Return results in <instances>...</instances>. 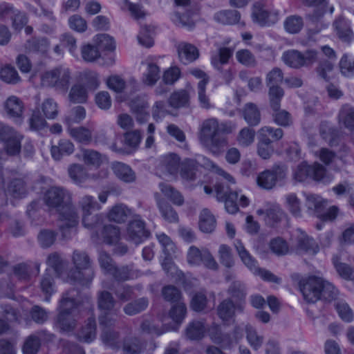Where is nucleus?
I'll return each instance as SVG.
<instances>
[{
    "instance_id": "obj_1",
    "label": "nucleus",
    "mask_w": 354,
    "mask_h": 354,
    "mask_svg": "<svg viewBox=\"0 0 354 354\" xmlns=\"http://www.w3.org/2000/svg\"><path fill=\"white\" fill-rule=\"evenodd\" d=\"M44 203L59 213L57 226L64 239H70L75 234L79 216L72 203L71 194L62 187H51L44 193Z\"/></svg>"
},
{
    "instance_id": "obj_2",
    "label": "nucleus",
    "mask_w": 354,
    "mask_h": 354,
    "mask_svg": "<svg viewBox=\"0 0 354 354\" xmlns=\"http://www.w3.org/2000/svg\"><path fill=\"white\" fill-rule=\"evenodd\" d=\"M81 304L82 298L77 289L71 288L63 293L57 318V325L61 330L70 331L75 328L78 307Z\"/></svg>"
},
{
    "instance_id": "obj_3",
    "label": "nucleus",
    "mask_w": 354,
    "mask_h": 354,
    "mask_svg": "<svg viewBox=\"0 0 354 354\" xmlns=\"http://www.w3.org/2000/svg\"><path fill=\"white\" fill-rule=\"evenodd\" d=\"M72 262L75 270H71L68 273L70 281L79 282L82 285L90 283L94 277V272L91 268L92 261L87 253L81 250H74Z\"/></svg>"
},
{
    "instance_id": "obj_4",
    "label": "nucleus",
    "mask_w": 354,
    "mask_h": 354,
    "mask_svg": "<svg viewBox=\"0 0 354 354\" xmlns=\"http://www.w3.org/2000/svg\"><path fill=\"white\" fill-rule=\"evenodd\" d=\"M72 79L71 71L64 66H58L43 72L40 75L41 84L44 87L53 88L66 92Z\"/></svg>"
},
{
    "instance_id": "obj_5",
    "label": "nucleus",
    "mask_w": 354,
    "mask_h": 354,
    "mask_svg": "<svg viewBox=\"0 0 354 354\" xmlns=\"http://www.w3.org/2000/svg\"><path fill=\"white\" fill-rule=\"evenodd\" d=\"M218 121L216 118L205 120L200 126L198 138L201 142L211 149L226 145L227 140L218 133Z\"/></svg>"
},
{
    "instance_id": "obj_6",
    "label": "nucleus",
    "mask_w": 354,
    "mask_h": 354,
    "mask_svg": "<svg viewBox=\"0 0 354 354\" xmlns=\"http://www.w3.org/2000/svg\"><path fill=\"white\" fill-rule=\"evenodd\" d=\"M234 246L243 263L254 274L260 276L263 280L279 283L281 279L275 276L270 271L260 268L257 261L246 250L243 243L239 240H236Z\"/></svg>"
},
{
    "instance_id": "obj_7",
    "label": "nucleus",
    "mask_w": 354,
    "mask_h": 354,
    "mask_svg": "<svg viewBox=\"0 0 354 354\" xmlns=\"http://www.w3.org/2000/svg\"><path fill=\"white\" fill-rule=\"evenodd\" d=\"M306 205L310 214L319 218L324 221H333L336 218L337 207L333 206L326 211V201L321 196L310 194L306 196Z\"/></svg>"
},
{
    "instance_id": "obj_8",
    "label": "nucleus",
    "mask_w": 354,
    "mask_h": 354,
    "mask_svg": "<svg viewBox=\"0 0 354 354\" xmlns=\"http://www.w3.org/2000/svg\"><path fill=\"white\" fill-rule=\"evenodd\" d=\"M282 59L288 66L299 68L315 63L317 60V52L314 50H309L304 53H301L296 50H290L283 53Z\"/></svg>"
},
{
    "instance_id": "obj_9",
    "label": "nucleus",
    "mask_w": 354,
    "mask_h": 354,
    "mask_svg": "<svg viewBox=\"0 0 354 354\" xmlns=\"http://www.w3.org/2000/svg\"><path fill=\"white\" fill-rule=\"evenodd\" d=\"M286 175V169L283 166L274 165L271 169L260 172L256 182L261 189L270 190L277 185L278 181L285 178Z\"/></svg>"
},
{
    "instance_id": "obj_10",
    "label": "nucleus",
    "mask_w": 354,
    "mask_h": 354,
    "mask_svg": "<svg viewBox=\"0 0 354 354\" xmlns=\"http://www.w3.org/2000/svg\"><path fill=\"white\" fill-rule=\"evenodd\" d=\"M206 166L214 170L222 179L216 182L214 187L216 191V196L218 201H221L232 191V185L236 184L235 179L230 174L225 171L223 169L215 165L212 161L206 160Z\"/></svg>"
},
{
    "instance_id": "obj_11",
    "label": "nucleus",
    "mask_w": 354,
    "mask_h": 354,
    "mask_svg": "<svg viewBox=\"0 0 354 354\" xmlns=\"http://www.w3.org/2000/svg\"><path fill=\"white\" fill-rule=\"evenodd\" d=\"M299 289L304 299L308 303H315L321 299L322 278L315 276L304 278L299 281Z\"/></svg>"
},
{
    "instance_id": "obj_12",
    "label": "nucleus",
    "mask_w": 354,
    "mask_h": 354,
    "mask_svg": "<svg viewBox=\"0 0 354 354\" xmlns=\"http://www.w3.org/2000/svg\"><path fill=\"white\" fill-rule=\"evenodd\" d=\"M149 232L145 227V222L141 219L130 221L127 227V239L138 245L149 236Z\"/></svg>"
},
{
    "instance_id": "obj_13",
    "label": "nucleus",
    "mask_w": 354,
    "mask_h": 354,
    "mask_svg": "<svg viewBox=\"0 0 354 354\" xmlns=\"http://www.w3.org/2000/svg\"><path fill=\"white\" fill-rule=\"evenodd\" d=\"M100 339L103 345L114 351L121 349L123 340L120 333L114 328H105L102 329Z\"/></svg>"
},
{
    "instance_id": "obj_14",
    "label": "nucleus",
    "mask_w": 354,
    "mask_h": 354,
    "mask_svg": "<svg viewBox=\"0 0 354 354\" xmlns=\"http://www.w3.org/2000/svg\"><path fill=\"white\" fill-rule=\"evenodd\" d=\"M244 308L241 303H234L232 299H225L218 306L217 314L222 320L228 321L234 317L236 311L242 313Z\"/></svg>"
},
{
    "instance_id": "obj_15",
    "label": "nucleus",
    "mask_w": 354,
    "mask_h": 354,
    "mask_svg": "<svg viewBox=\"0 0 354 354\" xmlns=\"http://www.w3.org/2000/svg\"><path fill=\"white\" fill-rule=\"evenodd\" d=\"M270 15V4L268 0H259L254 3L252 17L254 22L264 26L268 23Z\"/></svg>"
},
{
    "instance_id": "obj_16",
    "label": "nucleus",
    "mask_w": 354,
    "mask_h": 354,
    "mask_svg": "<svg viewBox=\"0 0 354 354\" xmlns=\"http://www.w3.org/2000/svg\"><path fill=\"white\" fill-rule=\"evenodd\" d=\"M68 134L77 142L88 145L93 141V131L91 127L84 126L66 127Z\"/></svg>"
},
{
    "instance_id": "obj_17",
    "label": "nucleus",
    "mask_w": 354,
    "mask_h": 354,
    "mask_svg": "<svg viewBox=\"0 0 354 354\" xmlns=\"http://www.w3.org/2000/svg\"><path fill=\"white\" fill-rule=\"evenodd\" d=\"M97 334V325L93 315L89 317L77 333V337L80 342L90 343L93 342Z\"/></svg>"
},
{
    "instance_id": "obj_18",
    "label": "nucleus",
    "mask_w": 354,
    "mask_h": 354,
    "mask_svg": "<svg viewBox=\"0 0 354 354\" xmlns=\"http://www.w3.org/2000/svg\"><path fill=\"white\" fill-rule=\"evenodd\" d=\"M26 53H38L45 55L49 50L50 42L46 37H32L24 44Z\"/></svg>"
},
{
    "instance_id": "obj_19",
    "label": "nucleus",
    "mask_w": 354,
    "mask_h": 354,
    "mask_svg": "<svg viewBox=\"0 0 354 354\" xmlns=\"http://www.w3.org/2000/svg\"><path fill=\"white\" fill-rule=\"evenodd\" d=\"M335 33L338 38L344 42L350 43L354 37L351 28L350 23L342 17H338L333 24Z\"/></svg>"
},
{
    "instance_id": "obj_20",
    "label": "nucleus",
    "mask_w": 354,
    "mask_h": 354,
    "mask_svg": "<svg viewBox=\"0 0 354 354\" xmlns=\"http://www.w3.org/2000/svg\"><path fill=\"white\" fill-rule=\"evenodd\" d=\"M80 151L82 160L88 167L97 169L106 160L105 155L94 149L82 148L80 149Z\"/></svg>"
},
{
    "instance_id": "obj_21",
    "label": "nucleus",
    "mask_w": 354,
    "mask_h": 354,
    "mask_svg": "<svg viewBox=\"0 0 354 354\" xmlns=\"http://www.w3.org/2000/svg\"><path fill=\"white\" fill-rule=\"evenodd\" d=\"M130 108L136 118L140 123L146 122L149 118V113L147 111L148 104L141 97H136L130 102Z\"/></svg>"
},
{
    "instance_id": "obj_22",
    "label": "nucleus",
    "mask_w": 354,
    "mask_h": 354,
    "mask_svg": "<svg viewBox=\"0 0 354 354\" xmlns=\"http://www.w3.org/2000/svg\"><path fill=\"white\" fill-rule=\"evenodd\" d=\"M177 49L179 58L185 64L195 61L199 56L196 47L189 43H180L177 46Z\"/></svg>"
},
{
    "instance_id": "obj_23",
    "label": "nucleus",
    "mask_w": 354,
    "mask_h": 354,
    "mask_svg": "<svg viewBox=\"0 0 354 354\" xmlns=\"http://www.w3.org/2000/svg\"><path fill=\"white\" fill-rule=\"evenodd\" d=\"M75 151L74 144L68 139H62L57 145L50 149L52 157L55 160H60L64 156H69Z\"/></svg>"
},
{
    "instance_id": "obj_24",
    "label": "nucleus",
    "mask_w": 354,
    "mask_h": 354,
    "mask_svg": "<svg viewBox=\"0 0 354 354\" xmlns=\"http://www.w3.org/2000/svg\"><path fill=\"white\" fill-rule=\"evenodd\" d=\"M242 115L250 127H256L261 122V112L257 106L252 103L248 102L245 104L241 110Z\"/></svg>"
},
{
    "instance_id": "obj_25",
    "label": "nucleus",
    "mask_w": 354,
    "mask_h": 354,
    "mask_svg": "<svg viewBox=\"0 0 354 354\" xmlns=\"http://www.w3.org/2000/svg\"><path fill=\"white\" fill-rule=\"evenodd\" d=\"M338 122L351 131H354V107L345 104L340 108L338 113Z\"/></svg>"
},
{
    "instance_id": "obj_26",
    "label": "nucleus",
    "mask_w": 354,
    "mask_h": 354,
    "mask_svg": "<svg viewBox=\"0 0 354 354\" xmlns=\"http://www.w3.org/2000/svg\"><path fill=\"white\" fill-rule=\"evenodd\" d=\"M234 48L230 47H219L217 51L211 56V63L217 70H221L222 66L229 62L232 57Z\"/></svg>"
},
{
    "instance_id": "obj_27",
    "label": "nucleus",
    "mask_w": 354,
    "mask_h": 354,
    "mask_svg": "<svg viewBox=\"0 0 354 354\" xmlns=\"http://www.w3.org/2000/svg\"><path fill=\"white\" fill-rule=\"evenodd\" d=\"M214 20L223 25H234L239 22L241 14L235 10H222L214 15Z\"/></svg>"
},
{
    "instance_id": "obj_28",
    "label": "nucleus",
    "mask_w": 354,
    "mask_h": 354,
    "mask_svg": "<svg viewBox=\"0 0 354 354\" xmlns=\"http://www.w3.org/2000/svg\"><path fill=\"white\" fill-rule=\"evenodd\" d=\"M227 292L230 295L229 299H232L234 303H241L245 306L247 292L245 285L241 281L232 282Z\"/></svg>"
},
{
    "instance_id": "obj_29",
    "label": "nucleus",
    "mask_w": 354,
    "mask_h": 354,
    "mask_svg": "<svg viewBox=\"0 0 354 354\" xmlns=\"http://www.w3.org/2000/svg\"><path fill=\"white\" fill-rule=\"evenodd\" d=\"M145 348V342L138 337H131L123 340L121 348L124 354H140Z\"/></svg>"
},
{
    "instance_id": "obj_30",
    "label": "nucleus",
    "mask_w": 354,
    "mask_h": 354,
    "mask_svg": "<svg viewBox=\"0 0 354 354\" xmlns=\"http://www.w3.org/2000/svg\"><path fill=\"white\" fill-rule=\"evenodd\" d=\"M205 330L206 327L203 321L194 320L186 327L185 335L191 340H198L203 337Z\"/></svg>"
},
{
    "instance_id": "obj_31",
    "label": "nucleus",
    "mask_w": 354,
    "mask_h": 354,
    "mask_svg": "<svg viewBox=\"0 0 354 354\" xmlns=\"http://www.w3.org/2000/svg\"><path fill=\"white\" fill-rule=\"evenodd\" d=\"M200 164L194 159H185L180 164V176L187 180H194L196 178V173Z\"/></svg>"
},
{
    "instance_id": "obj_32",
    "label": "nucleus",
    "mask_w": 354,
    "mask_h": 354,
    "mask_svg": "<svg viewBox=\"0 0 354 354\" xmlns=\"http://www.w3.org/2000/svg\"><path fill=\"white\" fill-rule=\"evenodd\" d=\"M297 250L299 253L315 254L319 251V247L313 239L301 234L297 238Z\"/></svg>"
},
{
    "instance_id": "obj_33",
    "label": "nucleus",
    "mask_w": 354,
    "mask_h": 354,
    "mask_svg": "<svg viewBox=\"0 0 354 354\" xmlns=\"http://www.w3.org/2000/svg\"><path fill=\"white\" fill-rule=\"evenodd\" d=\"M243 336V330L239 326H236L233 331V339H230L227 334H222L217 330L214 334H211L212 341L216 344H223L224 345H230L234 341L237 342Z\"/></svg>"
},
{
    "instance_id": "obj_34",
    "label": "nucleus",
    "mask_w": 354,
    "mask_h": 354,
    "mask_svg": "<svg viewBox=\"0 0 354 354\" xmlns=\"http://www.w3.org/2000/svg\"><path fill=\"white\" fill-rule=\"evenodd\" d=\"M216 221L214 216L207 209H203L199 216V228L205 233H212L216 228Z\"/></svg>"
},
{
    "instance_id": "obj_35",
    "label": "nucleus",
    "mask_w": 354,
    "mask_h": 354,
    "mask_svg": "<svg viewBox=\"0 0 354 354\" xmlns=\"http://www.w3.org/2000/svg\"><path fill=\"white\" fill-rule=\"evenodd\" d=\"M68 172L73 181L78 185L84 183L90 178L86 168L81 164L75 163L70 165Z\"/></svg>"
},
{
    "instance_id": "obj_36",
    "label": "nucleus",
    "mask_w": 354,
    "mask_h": 354,
    "mask_svg": "<svg viewBox=\"0 0 354 354\" xmlns=\"http://www.w3.org/2000/svg\"><path fill=\"white\" fill-rule=\"evenodd\" d=\"M115 304L116 301L111 292L106 290L97 292V304L100 311H113Z\"/></svg>"
},
{
    "instance_id": "obj_37",
    "label": "nucleus",
    "mask_w": 354,
    "mask_h": 354,
    "mask_svg": "<svg viewBox=\"0 0 354 354\" xmlns=\"http://www.w3.org/2000/svg\"><path fill=\"white\" fill-rule=\"evenodd\" d=\"M113 170L116 176L126 183L135 180L136 175L133 170L127 165L122 162H115L113 165Z\"/></svg>"
},
{
    "instance_id": "obj_38",
    "label": "nucleus",
    "mask_w": 354,
    "mask_h": 354,
    "mask_svg": "<svg viewBox=\"0 0 354 354\" xmlns=\"http://www.w3.org/2000/svg\"><path fill=\"white\" fill-rule=\"evenodd\" d=\"M159 187L161 192L174 205L181 206L184 203V198L181 193L171 185L165 183H160Z\"/></svg>"
},
{
    "instance_id": "obj_39",
    "label": "nucleus",
    "mask_w": 354,
    "mask_h": 354,
    "mask_svg": "<svg viewBox=\"0 0 354 354\" xmlns=\"http://www.w3.org/2000/svg\"><path fill=\"white\" fill-rule=\"evenodd\" d=\"M148 305V298L141 297L126 304L123 310L126 315L133 316L144 311Z\"/></svg>"
},
{
    "instance_id": "obj_40",
    "label": "nucleus",
    "mask_w": 354,
    "mask_h": 354,
    "mask_svg": "<svg viewBox=\"0 0 354 354\" xmlns=\"http://www.w3.org/2000/svg\"><path fill=\"white\" fill-rule=\"evenodd\" d=\"M189 101V95L185 89L174 91L171 93L168 100L169 105L175 109L187 106Z\"/></svg>"
},
{
    "instance_id": "obj_41",
    "label": "nucleus",
    "mask_w": 354,
    "mask_h": 354,
    "mask_svg": "<svg viewBox=\"0 0 354 354\" xmlns=\"http://www.w3.org/2000/svg\"><path fill=\"white\" fill-rule=\"evenodd\" d=\"M86 117V110L82 106H77L71 109L64 118L66 127L80 123Z\"/></svg>"
},
{
    "instance_id": "obj_42",
    "label": "nucleus",
    "mask_w": 354,
    "mask_h": 354,
    "mask_svg": "<svg viewBox=\"0 0 354 354\" xmlns=\"http://www.w3.org/2000/svg\"><path fill=\"white\" fill-rule=\"evenodd\" d=\"M5 110L10 117H20L23 112L22 102L16 96H10L5 102Z\"/></svg>"
},
{
    "instance_id": "obj_43",
    "label": "nucleus",
    "mask_w": 354,
    "mask_h": 354,
    "mask_svg": "<svg viewBox=\"0 0 354 354\" xmlns=\"http://www.w3.org/2000/svg\"><path fill=\"white\" fill-rule=\"evenodd\" d=\"M283 26L286 31L288 33L297 34L304 27L303 18L297 15L288 16L283 22Z\"/></svg>"
},
{
    "instance_id": "obj_44",
    "label": "nucleus",
    "mask_w": 354,
    "mask_h": 354,
    "mask_svg": "<svg viewBox=\"0 0 354 354\" xmlns=\"http://www.w3.org/2000/svg\"><path fill=\"white\" fill-rule=\"evenodd\" d=\"M180 158L176 154H169L161 160V167L170 174H176L180 168Z\"/></svg>"
},
{
    "instance_id": "obj_45",
    "label": "nucleus",
    "mask_w": 354,
    "mask_h": 354,
    "mask_svg": "<svg viewBox=\"0 0 354 354\" xmlns=\"http://www.w3.org/2000/svg\"><path fill=\"white\" fill-rule=\"evenodd\" d=\"M23 136L17 131L10 138L6 140L4 143V148L8 154L15 156L19 153L21 148V142Z\"/></svg>"
},
{
    "instance_id": "obj_46",
    "label": "nucleus",
    "mask_w": 354,
    "mask_h": 354,
    "mask_svg": "<svg viewBox=\"0 0 354 354\" xmlns=\"http://www.w3.org/2000/svg\"><path fill=\"white\" fill-rule=\"evenodd\" d=\"M81 55L84 62H94L101 57V53L96 45L85 44L81 46Z\"/></svg>"
},
{
    "instance_id": "obj_47",
    "label": "nucleus",
    "mask_w": 354,
    "mask_h": 354,
    "mask_svg": "<svg viewBox=\"0 0 354 354\" xmlns=\"http://www.w3.org/2000/svg\"><path fill=\"white\" fill-rule=\"evenodd\" d=\"M68 98L73 103H84L88 98L87 90L81 84H74L70 90Z\"/></svg>"
},
{
    "instance_id": "obj_48",
    "label": "nucleus",
    "mask_w": 354,
    "mask_h": 354,
    "mask_svg": "<svg viewBox=\"0 0 354 354\" xmlns=\"http://www.w3.org/2000/svg\"><path fill=\"white\" fill-rule=\"evenodd\" d=\"M333 263L338 274L345 280H352L353 275V268L349 265L340 262V257L337 255L332 259Z\"/></svg>"
},
{
    "instance_id": "obj_49",
    "label": "nucleus",
    "mask_w": 354,
    "mask_h": 354,
    "mask_svg": "<svg viewBox=\"0 0 354 354\" xmlns=\"http://www.w3.org/2000/svg\"><path fill=\"white\" fill-rule=\"evenodd\" d=\"M0 77L8 84H16L21 82L17 71L10 65H6L1 68Z\"/></svg>"
},
{
    "instance_id": "obj_50",
    "label": "nucleus",
    "mask_w": 354,
    "mask_h": 354,
    "mask_svg": "<svg viewBox=\"0 0 354 354\" xmlns=\"http://www.w3.org/2000/svg\"><path fill=\"white\" fill-rule=\"evenodd\" d=\"M256 132L250 127H243L240 130L237 136L238 144L243 147L251 145L254 142Z\"/></svg>"
},
{
    "instance_id": "obj_51",
    "label": "nucleus",
    "mask_w": 354,
    "mask_h": 354,
    "mask_svg": "<svg viewBox=\"0 0 354 354\" xmlns=\"http://www.w3.org/2000/svg\"><path fill=\"white\" fill-rule=\"evenodd\" d=\"M283 95L284 91L279 85H272L269 87V101L272 110H277L280 107L281 101Z\"/></svg>"
},
{
    "instance_id": "obj_52",
    "label": "nucleus",
    "mask_w": 354,
    "mask_h": 354,
    "mask_svg": "<svg viewBox=\"0 0 354 354\" xmlns=\"http://www.w3.org/2000/svg\"><path fill=\"white\" fill-rule=\"evenodd\" d=\"M8 192L15 198L22 197L26 194V183L23 178H14L10 180L7 188Z\"/></svg>"
},
{
    "instance_id": "obj_53",
    "label": "nucleus",
    "mask_w": 354,
    "mask_h": 354,
    "mask_svg": "<svg viewBox=\"0 0 354 354\" xmlns=\"http://www.w3.org/2000/svg\"><path fill=\"white\" fill-rule=\"evenodd\" d=\"M237 61L242 65L254 68L257 65V61L254 55L248 49H241L236 53Z\"/></svg>"
},
{
    "instance_id": "obj_54",
    "label": "nucleus",
    "mask_w": 354,
    "mask_h": 354,
    "mask_svg": "<svg viewBox=\"0 0 354 354\" xmlns=\"http://www.w3.org/2000/svg\"><path fill=\"white\" fill-rule=\"evenodd\" d=\"M158 208L163 218L169 223H177L178 215L175 209L165 201L158 202Z\"/></svg>"
},
{
    "instance_id": "obj_55",
    "label": "nucleus",
    "mask_w": 354,
    "mask_h": 354,
    "mask_svg": "<svg viewBox=\"0 0 354 354\" xmlns=\"http://www.w3.org/2000/svg\"><path fill=\"white\" fill-rule=\"evenodd\" d=\"M129 214V209L123 205L114 206L108 214L110 221L116 223L124 222Z\"/></svg>"
},
{
    "instance_id": "obj_56",
    "label": "nucleus",
    "mask_w": 354,
    "mask_h": 354,
    "mask_svg": "<svg viewBox=\"0 0 354 354\" xmlns=\"http://www.w3.org/2000/svg\"><path fill=\"white\" fill-rule=\"evenodd\" d=\"M274 151L270 138H263L259 136V141L257 144L258 155L263 159H268L270 158Z\"/></svg>"
},
{
    "instance_id": "obj_57",
    "label": "nucleus",
    "mask_w": 354,
    "mask_h": 354,
    "mask_svg": "<svg viewBox=\"0 0 354 354\" xmlns=\"http://www.w3.org/2000/svg\"><path fill=\"white\" fill-rule=\"evenodd\" d=\"M120 232L118 227L113 225H106L104 226L102 237L104 242L106 243H116L120 239Z\"/></svg>"
},
{
    "instance_id": "obj_58",
    "label": "nucleus",
    "mask_w": 354,
    "mask_h": 354,
    "mask_svg": "<svg viewBox=\"0 0 354 354\" xmlns=\"http://www.w3.org/2000/svg\"><path fill=\"white\" fill-rule=\"evenodd\" d=\"M272 111V119L277 124L281 127H287L292 124L291 115L287 111L281 109L280 107L277 110Z\"/></svg>"
},
{
    "instance_id": "obj_59",
    "label": "nucleus",
    "mask_w": 354,
    "mask_h": 354,
    "mask_svg": "<svg viewBox=\"0 0 354 354\" xmlns=\"http://www.w3.org/2000/svg\"><path fill=\"white\" fill-rule=\"evenodd\" d=\"M187 314V307L183 302L174 305L169 313V317L177 324H180Z\"/></svg>"
},
{
    "instance_id": "obj_60",
    "label": "nucleus",
    "mask_w": 354,
    "mask_h": 354,
    "mask_svg": "<svg viewBox=\"0 0 354 354\" xmlns=\"http://www.w3.org/2000/svg\"><path fill=\"white\" fill-rule=\"evenodd\" d=\"M78 205L81 209L82 216L89 214L92 212V210L100 209V206L94 197L89 195L82 197L78 202Z\"/></svg>"
},
{
    "instance_id": "obj_61",
    "label": "nucleus",
    "mask_w": 354,
    "mask_h": 354,
    "mask_svg": "<svg viewBox=\"0 0 354 354\" xmlns=\"http://www.w3.org/2000/svg\"><path fill=\"white\" fill-rule=\"evenodd\" d=\"M41 111L47 119L53 120L59 113L58 105L53 98L46 99L41 104Z\"/></svg>"
},
{
    "instance_id": "obj_62",
    "label": "nucleus",
    "mask_w": 354,
    "mask_h": 354,
    "mask_svg": "<svg viewBox=\"0 0 354 354\" xmlns=\"http://www.w3.org/2000/svg\"><path fill=\"white\" fill-rule=\"evenodd\" d=\"M159 78V67L153 63L148 64L147 70L143 76V82L148 86H153L156 83Z\"/></svg>"
},
{
    "instance_id": "obj_63",
    "label": "nucleus",
    "mask_w": 354,
    "mask_h": 354,
    "mask_svg": "<svg viewBox=\"0 0 354 354\" xmlns=\"http://www.w3.org/2000/svg\"><path fill=\"white\" fill-rule=\"evenodd\" d=\"M218 258L221 263L226 268H231L234 265L233 255L231 248L225 244L219 246Z\"/></svg>"
},
{
    "instance_id": "obj_64",
    "label": "nucleus",
    "mask_w": 354,
    "mask_h": 354,
    "mask_svg": "<svg viewBox=\"0 0 354 354\" xmlns=\"http://www.w3.org/2000/svg\"><path fill=\"white\" fill-rule=\"evenodd\" d=\"M246 338L249 344L254 349L258 350L263 342V337L257 333L251 326H245Z\"/></svg>"
}]
</instances>
